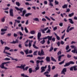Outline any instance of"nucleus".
Returning a JSON list of instances; mask_svg holds the SVG:
<instances>
[{
	"instance_id": "nucleus-1",
	"label": "nucleus",
	"mask_w": 77,
	"mask_h": 77,
	"mask_svg": "<svg viewBox=\"0 0 77 77\" xmlns=\"http://www.w3.org/2000/svg\"><path fill=\"white\" fill-rule=\"evenodd\" d=\"M11 61H8L7 62H4V63H2L1 65H0V67L2 69H3L4 68L5 64H6L7 63H11Z\"/></svg>"
},
{
	"instance_id": "nucleus-2",
	"label": "nucleus",
	"mask_w": 77,
	"mask_h": 77,
	"mask_svg": "<svg viewBox=\"0 0 77 77\" xmlns=\"http://www.w3.org/2000/svg\"><path fill=\"white\" fill-rule=\"evenodd\" d=\"M66 68H64L61 71V74H63V75H65V72H66Z\"/></svg>"
},
{
	"instance_id": "nucleus-3",
	"label": "nucleus",
	"mask_w": 77,
	"mask_h": 77,
	"mask_svg": "<svg viewBox=\"0 0 77 77\" xmlns=\"http://www.w3.org/2000/svg\"><path fill=\"white\" fill-rule=\"evenodd\" d=\"M13 9L11 8L9 10L10 15L11 17H14V13H13Z\"/></svg>"
},
{
	"instance_id": "nucleus-4",
	"label": "nucleus",
	"mask_w": 77,
	"mask_h": 77,
	"mask_svg": "<svg viewBox=\"0 0 77 77\" xmlns=\"http://www.w3.org/2000/svg\"><path fill=\"white\" fill-rule=\"evenodd\" d=\"M47 66L46 65L45 67L43 66L41 67L42 71H41V72H44L45 70V69H46L47 68Z\"/></svg>"
},
{
	"instance_id": "nucleus-5",
	"label": "nucleus",
	"mask_w": 77,
	"mask_h": 77,
	"mask_svg": "<svg viewBox=\"0 0 77 77\" xmlns=\"http://www.w3.org/2000/svg\"><path fill=\"white\" fill-rule=\"evenodd\" d=\"M15 9L17 10V11H20V12H22V11H23V8H21L19 9V8L16 7H15Z\"/></svg>"
},
{
	"instance_id": "nucleus-6",
	"label": "nucleus",
	"mask_w": 77,
	"mask_h": 77,
	"mask_svg": "<svg viewBox=\"0 0 77 77\" xmlns=\"http://www.w3.org/2000/svg\"><path fill=\"white\" fill-rule=\"evenodd\" d=\"M26 66V65L24 64V65H21L20 66V68L21 69H23V71H25L24 69V67Z\"/></svg>"
},
{
	"instance_id": "nucleus-7",
	"label": "nucleus",
	"mask_w": 77,
	"mask_h": 77,
	"mask_svg": "<svg viewBox=\"0 0 77 77\" xmlns=\"http://www.w3.org/2000/svg\"><path fill=\"white\" fill-rule=\"evenodd\" d=\"M69 23H70L71 24H74V21H73V20H72V19H69Z\"/></svg>"
},
{
	"instance_id": "nucleus-8",
	"label": "nucleus",
	"mask_w": 77,
	"mask_h": 77,
	"mask_svg": "<svg viewBox=\"0 0 77 77\" xmlns=\"http://www.w3.org/2000/svg\"><path fill=\"white\" fill-rule=\"evenodd\" d=\"M34 21H38V22H39V19L37 17H36L35 18L33 19Z\"/></svg>"
},
{
	"instance_id": "nucleus-9",
	"label": "nucleus",
	"mask_w": 77,
	"mask_h": 77,
	"mask_svg": "<svg viewBox=\"0 0 77 77\" xmlns=\"http://www.w3.org/2000/svg\"><path fill=\"white\" fill-rule=\"evenodd\" d=\"M1 21L2 23H4L5 21V17H3L1 19Z\"/></svg>"
},
{
	"instance_id": "nucleus-10",
	"label": "nucleus",
	"mask_w": 77,
	"mask_h": 77,
	"mask_svg": "<svg viewBox=\"0 0 77 77\" xmlns=\"http://www.w3.org/2000/svg\"><path fill=\"white\" fill-rule=\"evenodd\" d=\"M37 59H38L39 60H42V59H45V57H37Z\"/></svg>"
},
{
	"instance_id": "nucleus-11",
	"label": "nucleus",
	"mask_w": 77,
	"mask_h": 77,
	"mask_svg": "<svg viewBox=\"0 0 77 77\" xmlns=\"http://www.w3.org/2000/svg\"><path fill=\"white\" fill-rule=\"evenodd\" d=\"M71 52L73 53H76L77 54V49H74Z\"/></svg>"
},
{
	"instance_id": "nucleus-12",
	"label": "nucleus",
	"mask_w": 77,
	"mask_h": 77,
	"mask_svg": "<svg viewBox=\"0 0 77 77\" xmlns=\"http://www.w3.org/2000/svg\"><path fill=\"white\" fill-rule=\"evenodd\" d=\"M53 37V36H49V35L48 36V40L49 41H51L52 39V38Z\"/></svg>"
},
{
	"instance_id": "nucleus-13",
	"label": "nucleus",
	"mask_w": 77,
	"mask_h": 77,
	"mask_svg": "<svg viewBox=\"0 0 77 77\" xmlns=\"http://www.w3.org/2000/svg\"><path fill=\"white\" fill-rule=\"evenodd\" d=\"M41 33L39 32H38L37 35V38H41Z\"/></svg>"
},
{
	"instance_id": "nucleus-14",
	"label": "nucleus",
	"mask_w": 77,
	"mask_h": 77,
	"mask_svg": "<svg viewBox=\"0 0 77 77\" xmlns=\"http://www.w3.org/2000/svg\"><path fill=\"white\" fill-rule=\"evenodd\" d=\"M62 8L63 9H65V8H68V5H64L62 7Z\"/></svg>"
},
{
	"instance_id": "nucleus-15",
	"label": "nucleus",
	"mask_w": 77,
	"mask_h": 77,
	"mask_svg": "<svg viewBox=\"0 0 77 77\" xmlns=\"http://www.w3.org/2000/svg\"><path fill=\"white\" fill-rule=\"evenodd\" d=\"M40 63V60H37L36 62V66H38L39 65V63Z\"/></svg>"
},
{
	"instance_id": "nucleus-16",
	"label": "nucleus",
	"mask_w": 77,
	"mask_h": 77,
	"mask_svg": "<svg viewBox=\"0 0 77 77\" xmlns=\"http://www.w3.org/2000/svg\"><path fill=\"white\" fill-rule=\"evenodd\" d=\"M11 60H15L16 62H17V61H18V59H14L13 58V57H11Z\"/></svg>"
},
{
	"instance_id": "nucleus-17",
	"label": "nucleus",
	"mask_w": 77,
	"mask_h": 77,
	"mask_svg": "<svg viewBox=\"0 0 77 77\" xmlns=\"http://www.w3.org/2000/svg\"><path fill=\"white\" fill-rule=\"evenodd\" d=\"M46 60L47 62H50V58L49 57H47Z\"/></svg>"
},
{
	"instance_id": "nucleus-18",
	"label": "nucleus",
	"mask_w": 77,
	"mask_h": 77,
	"mask_svg": "<svg viewBox=\"0 0 77 77\" xmlns=\"http://www.w3.org/2000/svg\"><path fill=\"white\" fill-rule=\"evenodd\" d=\"M74 13H71L69 15V17H72V16H74Z\"/></svg>"
},
{
	"instance_id": "nucleus-19",
	"label": "nucleus",
	"mask_w": 77,
	"mask_h": 77,
	"mask_svg": "<svg viewBox=\"0 0 77 77\" xmlns=\"http://www.w3.org/2000/svg\"><path fill=\"white\" fill-rule=\"evenodd\" d=\"M39 66H37V67H36L35 68V72H36V71H37V70H39Z\"/></svg>"
},
{
	"instance_id": "nucleus-20",
	"label": "nucleus",
	"mask_w": 77,
	"mask_h": 77,
	"mask_svg": "<svg viewBox=\"0 0 77 77\" xmlns=\"http://www.w3.org/2000/svg\"><path fill=\"white\" fill-rule=\"evenodd\" d=\"M70 65V63H69V62L68 63H66V64H65L64 66V67H66V66H69Z\"/></svg>"
},
{
	"instance_id": "nucleus-21",
	"label": "nucleus",
	"mask_w": 77,
	"mask_h": 77,
	"mask_svg": "<svg viewBox=\"0 0 77 77\" xmlns=\"http://www.w3.org/2000/svg\"><path fill=\"white\" fill-rule=\"evenodd\" d=\"M51 60H52V61H54V62H57V61H56V60L52 57H51Z\"/></svg>"
},
{
	"instance_id": "nucleus-22",
	"label": "nucleus",
	"mask_w": 77,
	"mask_h": 77,
	"mask_svg": "<svg viewBox=\"0 0 77 77\" xmlns=\"http://www.w3.org/2000/svg\"><path fill=\"white\" fill-rule=\"evenodd\" d=\"M24 52H25L26 54H29V49H27L26 50L24 51Z\"/></svg>"
},
{
	"instance_id": "nucleus-23",
	"label": "nucleus",
	"mask_w": 77,
	"mask_h": 77,
	"mask_svg": "<svg viewBox=\"0 0 77 77\" xmlns=\"http://www.w3.org/2000/svg\"><path fill=\"white\" fill-rule=\"evenodd\" d=\"M30 33L31 35H34L35 33V31H32L30 32Z\"/></svg>"
},
{
	"instance_id": "nucleus-24",
	"label": "nucleus",
	"mask_w": 77,
	"mask_h": 77,
	"mask_svg": "<svg viewBox=\"0 0 77 77\" xmlns=\"http://www.w3.org/2000/svg\"><path fill=\"white\" fill-rule=\"evenodd\" d=\"M77 66H75L73 67L74 71H76L77 70V69L76 68H77Z\"/></svg>"
},
{
	"instance_id": "nucleus-25",
	"label": "nucleus",
	"mask_w": 77,
	"mask_h": 77,
	"mask_svg": "<svg viewBox=\"0 0 77 77\" xmlns=\"http://www.w3.org/2000/svg\"><path fill=\"white\" fill-rule=\"evenodd\" d=\"M25 13H26V10H23V11L22 14L21 15V16H24V14H25Z\"/></svg>"
},
{
	"instance_id": "nucleus-26",
	"label": "nucleus",
	"mask_w": 77,
	"mask_h": 77,
	"mask_svg": "<svg viewBox=\"0 0 77 77\" xmlns=\"http://www.w3.org/2000/svg\"><path fill=\"white\" fill-rule=\"evenodd\" d=\"M15 23H18L19 24V23H20V21L17 20H15Z\"/></svg>"
},
{
	"instance_id": "nucleus-27",
	"label": "nucleus",
	"mask_w": 77,
	"mask_h": 77,
	"mask_svg": "<svg viewBox=\"0 0 77 77\" xmlns=\"http://www.w3.org/2000/svg\"><path fill=\"white\" fill-rule=\"evenodd\" d=\"M29 73H32V72H33V70H32V68H30L29 69Z\"/></svg>"
},
{
	"instance_id": "nucleus-28",
	"label": "nucleus",
	"mask_w": 77,
	"mask_h": 77,
	"mask_svg": "<svg viewBox=\"0 0 77 77\" xmlns=\"http://www.w3.org/2000/svg\"><path fill=\"white\" fill-rule=\"evenodd\" d=\"M11 60V59L9 58L6 57L5 58V59H4V60Z\"/></svg>"
},
{
	"instance_id": "nucleus-29",
	"label": "nucleus",
	"mask_w": 77,
	"mask_h": 77,
	"mask_svg": "<svg viewBox=\"0 0 77 77\" xmlns=\"http://www.w3.org/2000/svg\"><path fill=\"white\" fill-rule=\"evenodd\" d=\"M38 52V51H35L33 54V55H34V56H36V55H37V52Z\"/></svg>"
},
{
	"instance_id": "nucleus-30",
	"label": "nucleus",
	"mask_w": 77,
	"mask_h": 77,
	"mask_svg": "<svg viewBox=\"0 0 77 77\" xmlns=\"http://www.w3.org/2000/svg\"><path fill=\"white\" fill-rule=\"evenodd\" d=\"M32 15V13H28L25 14V17H28L29 15Z\"/></svg>"
},
{
	"instance_id": "nucleus-31",
	"label": "nucleus",
	"mask_w": 77,
	"mask_h": 77,
	"mask_svg": "<svg viewBox=\"0 0 77 77\" xmlns=\"http://www.w3.org/2000/svg\"><path fill=\"white\" fill-rule=\"evenodd\" d=\"M1 32H4L7 31V29H2L1 30Z\"/></svg>"
},
{
	"instance_id": "nucleus-32",
	"label": "nucleus",
	"mask_w": 77,
	"mask_h": 77,
	"mask_svg": "<svg viewBox=\"0 0 77 77\" xmlns=\"http://www.w3.org/2000/svg\"><path fill=\"white\" fill-rule=\"evenodd\" d=\"M24 30H25L26 33H27L29 32V31H28V30H27V28L26 27H25Z\"/></svg>"
},
{
	"instance_id": "nucleus-33",
	"label": "nucleus",
	"mask_w": 77,
	"mask_h": 77,
	"mask_svg": "<svg viewBox=\"0 0 77 77\" xmlns=\"http://www.w3.org/2000/svg\"><path fill=\"white\" fill-rule=\"evenodd\" d=\"M5 50H10V48L8 47L7 46H6L5 47Z\"/></svg>"
},
{
	"instance_id": "nucleus-34",
	"label": "nucleus",
	"mask_w": 77,
	"mask_h": 77,
	"mask_svg": "<svg viewBox=\"0 0 77 77\" xmlns=\"http://www.w3.org/2000/svg\"><path fill=\"white\" fill-rule=\"evenodd\" d=\"M32 41H30L29 42V47H31V46H32Z\"/></svg>"
},
{
	"instance_id": "nucleus-35",
	"label": "nucleus",
	"mask_w": 77,
	"mask_h": 77,
	"mask_svg": "<svg viewBox=\"0 0 77 77\" xmlns=\"http://www.w3.org/2000/svg\"><path fill=\"white\" fill-rule=\"evenodd\" d=\"M16 5H17V6H20V3L18 2H16Z\"/></svg>"
},
{
	"instance_id": "nucleus-36",
	"label": "nucleus",
	"mask_w": 77,
	"mask_h": 77,
	"mask_svg": "<svg viewBox=\"0 0 77 77\" xmlns=\"http://www.w3.org/2000/svg\"><path fill=\"white\" fill-rule=\"evenodd\" d=\"M54 3H55V5H58L59 4V2L57 1L56 0H55Z\"/></svg>"
},
{
	"instance_id": "nucleus-37",
	"label": "nucleus",
	"mask_w": 77,
	"mask_h": 77,
	"mask_svg": "<svg viewBox=\"0 0 77 77\" xmlns=\"http://www.w3.org/2000/svg\"><path fill=\"white\" fill-rule=\"evenodd\" d=\"M33 47L34 48H35V49H38V47H37L35 45H33Z\"/></svg>"
},
{
	"instance_id": "nucleus-38",
	"label": "nucleus",
	"mask_w": 77,
	"mask_h": 77,
	"mask_svg": "<svg viewBox=\"0 0 77 77\" xmlns=\"http://www.w3.org/2000/svg\"><path fill=\"white\" fill-rule=\"evenodd\" d=\"M45 40H43V41H41L40 42V43H41V44H44V43H45Z\"/></svg>"
},
{
	"instance_id": "nucleus-39",
	"label": "nucleus",
	"mask_w": 77,
	"mask_h": 77,
	"mask_svg": "<svg viewBox=\"0 0 77 77\" xmlns=\"http://www.w3.org/2000/svg\"><path fill=\"white\" fill-rule=\"evenodd\" d=\"M69 28H70V26H68L66 31V32H67V33L69 32Z\"/></svg>"
},
{
	"instance_id": "nucleus-40",
	"label": "nucleus",
	"mask_w": 77,
	"mask_h": 77,
	"mask_svg": "<svg viewBox=\"0 0 77 77\" xmlns=\"http://www.w3.org/2000/svg\"><path fill=\"white\" fill-rule=\"evenodd\" d=\"M52 2H49V5L51 6H53V3H51Z\"/></svg>"
},
{
	"instance_id": "nucleus-41",
	"label": "nucleus",
	"mask_w": 77,
	"mask_h": 77,
	"mask_svg": "<svg viewBox=\"0 0 77 77\" xmlns=\"http://www.w3.org/2000/svg\"><path fill=\"white\" fill-rule=\"evenodd\" d=\"M70 47H71L72 48H74V50H76V49H75V47L74 45H71Z\"/></svg>"
},
{
	"instance_id": "nucleus-42",
	"label": "nucleus",
	"mask_w": 77,
	"mask_h": 77,
	"mask_svg": "<svg viewBox=\"0 0 77 77\" xmlns=\"http://www.w3.org/2000/svg\"><path fill=\"white\" fill-rule=\"evenodd\" d=\"M53 46H51V48H50V50L49 51H51L53 50Z\"/></svg>"
},
{
	"instance_id": "nucleus-43",
	"label": "nucleus",
	"mask_w": 77,
	"mask_h": 77,
	"mask_svg": "<svg viewBox=\"0 0 77 77\" xmlns=\"http://www.w3.org/2000/svg\"><path fill=\"white\" fill-rule=\"evenodd\" d=\"M74 29V27H72L70 28L69 30V31L72 30V29Z\"/></svg>"
},
{
	"instance_id": "nucleus-44",
	"label": "nucleus",
	"mask_w": 77,
	"mask_h": 77,
	"mask_svg": "<svg viewBox=\"0 0 77 77\" xmlns=\"http://www.w3.org/2000/svg\"><path fill=\"white\" fill-rule=\"evenodd\" d=\"M64 62H65V60L59 63V65H62V64H63L64 63Z\"/></svg>"
},
{
	"instance_id": "nucleus-45",
	"label": "nucleus",
	"mask_w": 77,
	"mask_h": 77,
	"mask_svg": "<svg viewBox=\"0 0 77 77\" xmlns=\"http://www.w3.org/2000/svg\"><path fill=\"white\" fill-rule=\"evenodd\" d=\"M18 42V41L17 40H16L15 41H13V44H16Z\"/></svg>"
},
{
	"instance_id": "nucleus-46",
	"label": "nucleus",
	"mask_w": 77,
	"mask_h": 77,
	"mask_svg": "<svg viewBox=\"0 0 77 77\" xmlns=\"http://www.w3.org/2000/svg\"><path fill=\"white\" fill-rule=\"evenodd\" d=\"M27 57H33V55L31 54V55H28L26 56Z\"/></svg>"
},
{
	"instance_id": "nucleus-47",
	"label": "nucleus",
	"mask_w": 77,
	"mask_h": 77,
	"mask_svg": "<svg viewBox=\"0 0 77 77\" xmlns=\"http://www.w3.org/2000/svg\"><path fill=\"white\" fill-rule=\"evenodd\" d=\"M41 54L42 55H44V51H43V50H41Z\"/></svg>"
},
{
	"instance_id": "nucleus-48",
	"label": "nucleus",
	"mask_w": 77,
	"mask_h": 77,
	"mask_svg": "<svg viewBox=\"0 0 77 77\" xmlns=\"http://www.w3.org/2000/svg\"><path fill=\"white\" fill-rule=\"evenodd\" d=\"M61 56H60V55L58 57V61H60V59H61Z\"/></svg>"
},
{
	"instance_id": "nucleus-49",
	"label": "nucleus",
	"mask_w": 77,
	"mask_h": 77,
	"mask_svg": "<svg viewBox=\"0 0 77 77\" xmlns=\"http://www.w3.org/2000/svg\"><path fill=\"white\" fill-rule=\"evenodd\" d=\"M69 45H67L66 48V50H68V49H69Z\"/></svg>"
},
{
	"instance_id": "nucleus-50",
	"label": "nucleus",
	"mask_w": 77,
	"mask_h": 77,
	"mask_svg": "<svg viewBox=\"0 0 77 77\" xmlns=\"http://www.w3.org/2000/svg\"><path fill=\"white\" fill-rule=\"evenodd\" d=\"M67 57L68 58H70V57H71V55H70L69 54H67Z\"/></svg>"
},
{
	"instance_id": "nucleus-51",
	"label": "nucleus",
	"mask_w": 77,
	"mask_h": 77,
	"mask_svg": "<svg viewBox=\"0 0 77 77\" xmlns=\"http://www.w3.org/2000/svg\"><path fill=\"white\" fill-rule=\"evenodd\" d=\"M45 18H46V19L49 20V21H50V20H50V18H48V17L47 16H45Z\"/></svg>"
},
{
	"instance_id": "nucleus-52",
	"label": "nucleus",
	"mask_w": 77,
	"mask_h": 77,
	"mask_svg": "<svg viewBox=\"0 0 77 77\" xmlns=\"http://www.w3.org/2000/svg\"><path fill=\"white\" fill-rule=\"evenodd\" d=\"M59 25L60 27H62L63 26V23H60Z\"/></svg>"
},
{
	"instance_id": "nucleus-53",
	"label": "nucleus",
	"mask_w": 77,
	"mask_h": 77,
	"mask_svg": "<svg viewBox=\"0 0 77 77\" xmlns=\"http://www.w3.org/2000/svg\"><path fill=\"white\" fill-rule=\"evenodd\" d=\"M62 54V52H61V51H60L57 53V54L58 56H59V55H60V54Z\"/></svg>"
},
{
	"instance_id": "nucleus-54",
	"label": "nucleus",
	"mask_w": 77,
	"mask_h": 77,
	"mask_svg": "<svg viewBox=\"0 0 77 77\" xmlns=\"http://www.w3.org/2000/svg\"><path fill=\"white\" fill-rule=\"evenodd\" d=\"M38 54L39 56H41V52L40 51H39L38 52Z\"/></svg>"
},
{
	"instance_id": "nucleus-55",
	"label": "nucleus",
	"mask_w": 77,
	"mask_h": 77,
	"mask_svg": "<svg viewBox=\"0 0 77 77\" xmlns=\"http://www.w3.org/2000/svg\"><path fill=\"white\" fill-rule=\"evenodd\" d=\"M29 66L26 67L24 68L25 70L26 71H27V69H29Z\"/></svg>"
},
{
	"instance_id": "nucleus-56",
	"label": "nucleus",
	"mask_w": 77,
	"mask_h": 77,
	"mask_svg": "<svg viewBox=\"0 0 77 77\" xmlns=\"http://www.w3.org/2000/svg\"><path fill=\"white\" fill-rule=\"evenodd\" d=\"M69 63H70V64H74V62L72 61H71L70 62H69Z\"/></svg>"
},
{
	"instance_id": "nucleus-57",
	"label": "nucleus",
	"mask_w": 77,
	"mask_h": 77,
	"mask_svg": "<svg viewBox=\"0 0 77 77\" xmlns=\"http://www.w3.org/2000/svg\"><path fill=\"white\" fill-rule=\"evenodd\" d=\"M11 35L12 34H11V33H9L7 34V36H11Z\"/></svg>"
},
{
	"instance_id": "nucleus-58",
	"label": "nucleus",
	"mask_w": 77,
	"mask_h": 77,
	"mask_svg": "<svg viewBox=\"0 0 77 77\" xmlns=\"http://www.w3.org/2000/svg\"><path fill=\"white\" fill-rule=\"evenodd\" d=\"M50 18H51V20H52L53 21H55V19H54V18H53V17L50 16Z\"/></svg>"
},
{
	"instance_id": "nucleus-59",
	"label": "nucleus",
	"mask_w": 77,
	"mask_h": 77,
	"mask_svg": "<svg viewBox=\"0 0 77 77\" xmlns=\"http://www.w3.org/2000/svg\"><path fill=\"white\" fill-rule=\"evenodd\" d=\"M47 74H49V72L48 71L44 73V75H46Z\"/></svg>"
},
{
	"instance_id": "nucleus-60",
	"label": "nucleus",
	"mask_w": 77,
	"mask_h": 77,
	"mask_svg": "<svg viewBox=\"0 0 77 77\" xmlns=\"http://www.w3.org/2000/svg\"><path fill=\"white\" fill-rule=\"evenodd\" d=\"M57 26H55L53 28V30H57Z\"/></svg>"
},
{
	"instance_id": "nucleus-61",
	"label": "nucleus",
	"mask_w": 77,
	"mask_h": 77,
	"mask_svg": "<svg viewBox=\"0 0 77 77\" xmlns=\"http://www.w3.org/2000/svg\"><path fill=\"white\" fill-rule=\"evenodd\" d=\"M20 35V36H23V34L22 33V32H19Z\"/></svg>"
},
{
	"instance_id": "nucleus-62",
	"label": "nucleus",
	"mask_w": 77,
	"mask_h": 77,
	"mask_svg": "<svg viewBox=\"0 0 77 77\" xmlns=\"http://www.w3.org/2000/svg\"><path fill=\"white\" fill-rule=\"evenodd\" d=\"M45 76H46V77H51V75H50L46 74Z\"/></svg>"
},
{
	"instance_id": "nucleus-63",
	"label": "nucleus",
	"mask_w": 77,
	"mask_h": 77,
	"mask_svg": "<svg viewBox=\"0 0 77 77\" xmlns=\"http://www.w3.org/2000/svg\"><path fill=\"white\" fill-rule=\"evenodd\" d=\"M56 38L57 40H60V38L58 36H57Z\"/></svg>"
},
{
	"instance_id": "nucleus-64",
	"label": "nucleus",
	"mask_w": 77,
	"mask_h": 77,
	"mask_svg": "<svg viewBox=\"0 0 77 77\" xmlns=\"http://www.w3.org/2000/svg\"><path fill=\"white\" fill-rule=\"evenodd\" d=\"M58 74H56L54 76V77H58Z\"/></svg>"
}]
</instances>
